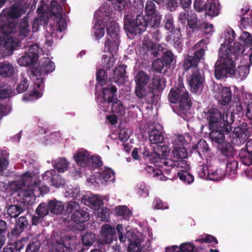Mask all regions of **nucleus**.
Wrapping results in <instances>:
<instances>
[{
  "label": "nucleus",
  "mask_w": 252,
  "mask_h": 252,
  "mask_svg": "<svg viewBox=\"0 0 252 252\" xmlns=\"http://www.w3.org/2000/svg\"><path fill=\"white\" fill-rule=\"evenodd\" d=\"M73 158L78 166L90 170L102 164L99 157L91 156L89 151L84 149L78 150L74 154Z\"/></svg>",
  "instance_id": "9b49d317"
},
{
  "label": "nucleus",
  "mask_w": 252,
  "mask_h": 252,
  "mask_svg": "<svg viewBox=\"0 0 252 252\" xmlns=\"http://www.w3.org/2000/svg\"><path fill=\"white\" fill-rule=\"evenodd\" d=\"M125 73L126 66L124 65H119L113 72L114 81L118 85L123 84L126 79Z\"/></svg>",
  "instance_id": "c9c22d12"
},
{
  "label": "nucleus",
  "mask_w": 252,
  "mask_h": 252,
  "mask_svg": "<svg viewBox=\"0 0 252 252\" xmlns=\"http://www.w3.org/2000/svg\"><path fill=\"white\" fill-rule=\"evenodd\" d=\"M143 45L144 48H146L148 50H151L152 51L154 55L158 54V51L159 50V45L154 43L148 38L145 37L143 41Z\"/></svg>",
  "instance_id": "052dcab7"
},
{
  "label": "nucleus",
  "mask_w": 252,
  "mask_h": 252,
  "mask_svg": "<svg viewBox=\"0 0 252 252\" xmlns=\"http://www.w3.org/2000/svg\"><path fill=\"white\" fill-rule=\"evenodd\" d=\"M192 140L191 136L188 133L175 135L172 138V154L174 158H167L170 154V149L167 146L157 145V150L150 155L147 151L143 152L145 157H150L153 162L157 166L163 167L165 170L173 168H181L186 169L189 168L187 161L184 160L188 157V152L185 145Z\"/></svg>",
  "instance_id": "f257e3e1"
},
{
  "label": "nucleus",
  "mask_w": 252,
  "mask_h": 252,
  "mask_svg": "<svg viewBox=\"0 0 252 252\" xmlns=\"http://www.w3.org/2000/svg\"><path fill=\"white\" fill-rule=\"evenodd\" d=\"M85 200L86 205L95 210L99 208L103 204V197L97 194L86 196Z\"/></svg>",
  "instance_id": "7c9ffc66"
},
{
  "label": "nucleus",
  "mask_w": 252,
  "mask_h": 252,
  "mask_svg": "<svg viewBox=\"0 0 252 252\" xmlns=\"http://www.w3.org/2000/svg\"><path fill=\"white\" fill-rule=\"evenodd\" d=\"M218 149L221 154L226 157H231L234 154V148L230 144L223 142L218 145Z\"/></svg>",
  "instance_id": "49530a36"
},
{
  "label": "nucleus",
  "mask_w": 252,
  "mask_h": 252,
  "mask_svg": "<svg viewBox=\"0 0 252 252\" xmlns=\"http://www.w3.org/2000/svg\"><path fill=\"white\" fill-rule=\"evenodd\" d=\"M146 171L153 177L156 178L157 180L160 181H166L167 178L165 177L162 171L158 168H155L151 166H147L145 168Z\"/></svg>",
  "instance_id": "6e6d98bb"
},
{
  "label": "nucleus",
  "mask_w": 252,
  "mask_h": 252,
  "mask_svg": "<svg viewBox=\"0 0 252 252\" xmlns=\"http://www.w3.org/2000/svg\"><path fill=\"white\" fill-rule=\"evenodd\" d=\"M220 10V3L217 0H207L205 11L207 14L212 17L218 16Z\"/></svg>",
  "instance_id": "2f4dec72"
},
{
  "label": "nucleus",
  "mask_w": 252,
  "mask_h": 252,
  "mask_svg": "<svg viewBox=\"0 0 252 252\" xmlns=\"http://www.w3.org/2000/svg\"><path fill=\"white\" fill-rule=\"evenodd\" d=\"M224 43L221 44L220 48L219 51V58H221V52H223V54L226 58H228L231 56H233L232 55L233 53L232 48L233 46H231V44L234 40L236 37V34L234 31L231 28H227L225 30L224 34Z\"/></svg>",
  "instance_id": "dca6fc26"
},
{
  "label": "nucleus",
  "mask_w": 252,
  "mask_h": 252,
  "mask_svg": "<svg viewBox=\"0 0 252 252\" xmlns=\"http://www.w3.org/2000/svg\"><path fill=\"white\" fill-rule=\"evenodd\" d=\"M136 85L147 86L149 81V75L143 71H139L135 76Z\"/></svg>",
  "instance_id": "4d7b16f0"
},
{
  "label": "nucleus",
  "mask_w": 252,
  "mask_h": 252,
  "mask_svg": "<svg viewBox=\"0 0 252 252\" xmlns=\"http://www.w3.org/2000/svg\"><path fill=\"white\" fill-rule=\"evenodd\" d=\"M239 40L240 42H235L233 45L232 48L233 53L232 55L234 57L241 56L248 48L251 46L252 43V36L247 32H243L240 34Z\"/></svg>",
  "instance_id": "2eb2a0df"
},
{
  "label": "nucleus",
  "mask_w": 252,
  "mask_h": 252,
  "mask_svg": "<svg viewBox=\"0 0 252 252\" xmlns=\"http://www.w3.org/2000/svg\"><path fill=\"white\" fill-rule=\"evenodd\" d=\"M134 190L140 197L146 198L149 196V187L143 182L137 183L134 187Z\"/></svg>",
  "instance_id": "8fccbe9b"
},
{
  "label": "nucleus",
  "mask_w": 252,
  "mask_h": 252,
  "mask_svg": "<svg viewBox=\"0 0 252 252\" xmlns=\"http://www.w3.org/2000/svg\"><path fill=\"white\" fill-rule=\"evenodd\" d=\"M147 18V19H146L141 15H138L134 19L129 15L125 16L124 29L129 38H132L133 34H140L145 31L147 27H159L161 19V15L159 13H156Z\"/></svg>",
  "instance_id": "39448f33"
},
{
  "label": "nucleus",
  "mask_w": 252,
  "mask_h": 252,
  "mask_svg": "<svg viewBox=\"0 0 252 252\" xmlns=\"http://www.w3.org/2000/svg\"><path fill=\"white\" fill-rule=\"evenodd\" d=\"M113 11L107 4H103L94 13V17L97 21L105 22L111 19Z\"/></svg>",
  "instance_id": "5701e85b"
},
{
  "label": "nucleus",
  "mask_w": 252,
  "mask_h": 252,
  "mask_svg": "<svg viewBox=\"0 0 252 252\" xmlns=\"http://www.w3.org/2000/svg\"><path fill=\"white\" fill-rule=\"evenodd\" d=\"M238 166V162L236 160L228 162L226 166L225 175L228 176L230 178L235 177L237 173Z\"/></svg>",
  "instance_id": "603ef678"
},
{
  "label": "nucleus",
  "mask_w": 252,
  "mask_h": 252,
  "mask_svg": "<svg viewBox=\"0 0 252 252\" xmlns=\"http://www.w3.org/2000/svg\"><path fill=\"white\" fill-rule=\"evenodd\" d=\"M98 174L101 185H109L115 181V173L110 168L105 167L101 169Z\"/></svg>",
  "instance_id": "bb28decb"
},
{
  "label": "nucleus",
  "mask_w": 252,
  "mask_h": 252,
  "mask_svg": "<svg viewBox=\"0 0 252 252\" xmlns=\"http://www.w3.org/2000/svg\"><path fill=\"white\" fill-rule=\"evenodd\" d=\"M192 74L188 77L187 80L190 90L194 93H199L203 89L204 77L197 68H191Z\"/></svg>",
  "instance_id": "a211bd4d"
},
{
  "label": "nucleus",
  "mask_w": 252,
  "mask_h": 252,
  "mask_svg": "<svg viewBox=\"0 0 252 252\" xmlns=\"http://www.w3.org/2000/svg\"><path fill=\"white\" fill-rule=\"evenodd\" d=\"M206 117L209 129L223 126L224 130H231V124L234 122V115L232 113L226 112L222 115L221 113L217 109L212 108L207 112Z\"/></svg>",
  "instance_id": "0eeeda50"
},
{
  "label": "nucleus",
  "mask_w": 252,
  "mask_h": 252,
  "mask_svg": "<svg viewBox=\"0 0 252 252\" xmlns=\"http://www.w3.org/2000/svg\"><path fill=\"white\" fill-rule=\"evenodd\" d=\"M12 95H14V92L9 85L0 84V99L8 98Z\"/></svg>",
  "instance_id": "0e129e2a"
},
{
  "label": "nucleus",
  "mask_w": 252,
  "mask_h": 252,
  "mask_svg": "<svg viewBox=\"0 0 252 252\" xmlns=\"http://www.w3.org/2000/svg\"><path fill=\"white\" fill-rule=\"evenodd\" d=\"M146 87V86L136 85L135 93L139 98L144 99L147 103H151L154 97V93L152 90L147 91Z\"/></svg>",
  "instance_id": "c85d7f7f"
},
{
  "label": "nucleus",
  "mask_w": 252,
  "mask_h": 252,
  "mask_svg": "<svg viewBox=\"0 0 252 252\" xmlns=\"http://www.w3.org/2000/svg\"><path fill=\"white\" fill-rule=\"evenodd\" d=\"M204 55V50L202 49L195 52L194 56H188L185 60L184 67L186 70L191 68H197L199 62L203 58Z\"/></svg>",
  "instance_id": "393cba45"
},
{
  "label": "nucleus",
  "mask_w": 252,
  "mask_h": 252,
  "mask_svg": "<svg viewBox=\"0 0 252 252\" xmlns=\"http://www.w3.org/2000/svg\"><path fill=\"white\" fill-rule=\"evenodd\" d=\"M42 178L44 181L56 187L59 188L65 184L64 180L59 175L56 174L54 169L46 171L43 175Z\"/></svg>",
  "instance_id": "6ab92c4d"
},
{
  "label": "nucleus",
  "mask_w": 252,
  "mask_h": 252,
  "mask_svg": "<svg viewBox=\"0 0 252 252\" xmlns=\"http://www.w3.org/2000/svg\"><path fill=\"white\" fill-rule=\"evenodd\" d=\"M71 220L76 223H83L89 220V215L83 210L75 211L71 215Z\"/></svg>",
  "instance_id": "de8ad7c7"
},
{
  "label": "nucleus",
  "mask_w": 252,
  "mask_h": 252,
  "mask_svg": "<svg viewBox=\"0 0 252 252\" xmlns=\"http://www.w3.org/2000/svg\"><path fill=\"white\" fill-rule=\"evenodd\" d=\"M108 109V112L122 116L125 114L126 107L120 100L117 98L116 100L109 103Z\"/></svg>",
  "instance_id": "72a5a7b5"
},
{
  "label": "nucleus",
  "mask_w": 252,
  "mask_h": 252,
  "mask_svg": "<svg viewBox=\"0 0 252 252\" xmlns=\"http://www.w3.org/2000/svg\"><path fill=\"white\" fill-rule=\"evenodd\" d=\"M239 157L244 164L250 166L252 163V139L247 142L246 148L241 150Z\"/></svg>",
  "instance_id": "a878e982"
},
{
  "label": "nucleus",
  "mask_w": 252,
  "mask_h": 252,
  "mask_svg": "<svg viewBox=\"0 0 252 252\" xmlns=\"http://www.w3.org/2000/svg\"><path fill=\"white\" fill-rule=\"evenodd\" d=\"M41 50L37 44L30 45L26 49L25 55L19 57L17 60L20 66H26L33 63L38 57Z\"/></svg>",
  "instance_id": "4468645a"
},
{
  "label": "nucleus",
  "mask_w": 252,
  "mask_h": 252,
  "mask_svg": "<svg viewBox=\"0 0 252 252\" xmlns=\"http://www.w3.org/2000/svg\"><path fill=\"white\" fill-rule=\"evenodd\" d=\"M120 43V36H117V34L112 36H106L104 43V49L113 54L118 50Z\"/></svg>",
  "instance_id": "c756f323"
},
{
  "label": "nucleus",
  "mask_w": 252,
  "mask_h": 252,
  "mask_svg": "<svg viewBox=\"0 0 252 252\" xmlns=\"http://www.w3.org/2000/svg\"><path fill=\"white\" fill-rule=\"evenodd\" d=\"M221 58L216 62L215 69V75L217 79H221L229 74L240 80L245 79L249 73L250 65L247 63H241L237 68L235 70V62L234 59L238 57L231 56L226 58L223 52L220 53Z\"/></svg>",
  "instance_id": "7ed1b4c3"
},
{
  "label": "nucleus",
  "mask_w": 252,
  "mask_h": 252,
  "mask_svg": "<svg viewBox=\"0 0 252 252\" xmlns=\"http://www.w3.org/2000/svg\"><path fill=\"white\" fill-rule=\"evenodd\" d=\"M102 93L99 92V89L96 88V100L98 107L103 111H109L108 106L110 103L116 100L117 89L112 85L110 81L99 87Z\"/></svg>",
  "instance_id": "9d476101"
},
{
  "label": "nucleus",
  "mask_w": 252,
  "mask_h": 252,
  "mask_svg": "<svg viewBox=\"0 0 252 252\" xmlns=\"http://www.w3.org/2000/svg\"><path fill=\"white\" fill-rule=\"evenodd\" d=\"M96 79L97 83L96 85V88L97 89H99V87L102 85H104L109 80H107L106 75V72L104 69H99L96 73Z\"/></svg>",
  "instance_id": "69168bd1"
},
{
  "label": "nucleus",
  "mask_w": 252,
  "mask_h": 252,
  "mask_svg": "<svg viewBox=\"0 0 252 252\" xmlns=\"http://www.w3.org/2000/svg\"><path fill=\"white\" fill-rule=\"evenodd\" d=\"M29 6V3L26 2L22 5L12 7L8 11L9 16L12 18L7 23L3 25L0 30L3 33L0 37V51L3 52L4 56L11 54L14 49L18 45L19 39L15 37V35L23 39L31 32L27 17L21 20L17 30L15 20L25 13Z\"/></svg>",
  "instance_id": "f03ea898"
},
{
  "label": "nucleus",
  "mask_w": 252,
  "mask_h": 252,
  "mask_svg": "<svg viewBox=\"0 0 252 252\" xmlns=\"http://www.w3.org/2000/svg\"><path fill=\"white\" fill-rule=\"evenodd\" d=\"M129 226L125 227L122 224H118L116 226V230L118 233L119 240L121 242H125L126 239H128V236H130V233H135L130 230Z\"/></svg>",
  "instance_id": "a19ab883"
},
{
  "label": "nucleus",
  "mask_w": 252,
  "mask_h": 252,
  "mask_svg": "<svg viewBox=\"0 0 252 252\" xmlns=\"http://www.w3.org/2000/svg\"><path fill=\"white\" fill-rule=\"evenodd\" d=\"M208 180L213 181H220L222 180L225 176L224 170L220 168H217L213 165V160H212L210 164V169L208 170Z\"/></svg>",
  "instance_id": "f704fd0d"
},
{
  "label": "nucleus",
  "mask_w": 252,
  "mask_h": 252,
  "mask_svg": "<svg viewBox=\"0 0 252 252\" xmlns=\"http://www.w3.org/2000/svg\"><path fill=\"white\" fill-rule=\"evenodd\" d=\"M22 80L20 84L17 86L16 90L17 92L21 93L26 91L29 87V83L28 82V78L31 77L28 72L22 73ZM31 78V77H30Z\"/></svg>",
  "instance_id": "13d9d810"
},
{
  "label": "nucleus",
  "mask_w": 252,
  "mask_h": 252,
  "mask_svg": "<svg viewBox=\"0 0 252 252\" xmlns=\"http://www.w3.org/2000/svg\"><path fill=\"white\" fill-rule=\"evenodd\" d=\"M115 213L119 217L125 220H129L132 217L131 211L126 206H118L115 208Z\"/></svg>",
  "instance_id": "37998d69"
},
{
  "label": "nucleus",
  "mask_w": 252,
  "mask_h": 252,
  "mask_svg": "<svg viewBox=\"0 0 252 252\" xmlns=\"http://www.w3.org/2000/svg\"><path fill=\"white\" fill-rule=\"evenodd\" d=\"M23 211V208L17 205H11L7 208V214L11 218H17Z\"/></svg>",
  "instance_id": "bf43d9fd"
},
{
  "label": "nucleus",
  "mask_w": 252,
  "mask_h": 252,
  "mask_svg": "<svg viewBox=\"0 0 252 252\" xmlns=\"http://www.w3.org/2000/svg\"><path fill=\"white\" fill-rule=\"evenodd\" d=\"M28 224L27 219L25 217H20L16 222V226L12 233L14 236L19 235L26 228Z\"/></svg>",
  "instance_id": "a18cd8bd"
},
{
  "label": "nucleus",
  "mask_w": 252,
  "mask_h": 252,
  "mask_svg": "<svg viewBox=\"0 0 252 252\" xmlns=\"http://www.w3.org/2000/svg\"><path fill=\"white\" fill-rule=\"evenodd\" d=\"M195 242L210 243L212 245H216L218 244V241L216 238L212 235L209 234H205L200 236L199 238H197L195 240Z\"/></svg>",
  "instance_id": "774afa93"
},
{
  "label": "nucleus",
  "mask_w": 252,
  "mask_h": 252,
  "mask_svg": "<svg viewBox=\"0 0 252 252\" xmlns=\"http://www.w3.org/2000/svg\"><path fill=\"white\" fill-rule=\"evenodd\" d=\"M105 23L107 28L106 36H112L113 35H115V34H117V36H119V27L113 19L108 21H106Z\"/></svg>",
  "instance_id": "79ce46f5"
},
{
  "label": "nucleus",
  "mask_w": 252,
  "mask_h": 252,
  "mask_svg": "<svg viewBox=\"0 0 252 252\" xmlns=\"http://www.w3.org/2000/svg\"><path fill=\"white\" fill-rule=\"evenodd\" d=\"M197 153L200 156L207 157L209 154V147L205 140H200L197 144Z\"/></svg>",
  "instance_id": "680f3d73"
},
{
  "label": "nucleus",
  "mask_w": 252,
  "mask_h": 252,
  "mask_svg": "<svg viewBox=\"0 0 252 252\" xmlns=\"http://www.w3.org/2000/svg\"><path fill=\"white\" fill-rule=\"evenodd\" d=\"M51 163L56 170L62 173L67 171L70 165V163L64 158H59L52 160Z\"/></svg>",
  "instance_id": "4c0bfd02"
},
{
  "label": "nucleus",
  "mask_w": 252,
  "mask_h": 252,
  "mask_svg": "<svg viewBox=\"0 0 252 252\" xmlns=\"http://www.w3.org/2000/svg\"><path fill=\"white\" fill-rule=\"evenodd\" d=\"M250 133V128L247 124L243 123L239 126L235 127L230 134L231 142L233 144L239 145L244 143Z\"/></svg>",
  "instance_id": "f3484780"
},
{
  "label": "nucleus",
  "mask_w": 252,
  "mask_h": 252,
  "mask_svg": "<svg viewBox=\"0 0 252 252\" xmlns=\"http://www.w3.org/2000/svg\"><path fill=\"white\" fill-rule=\"evenodd\" d=\"M115 235L114 227L108 224L102 225L100 231L99 241L102 244H111Z\"/></svg>",
  "instance_id": "aec40b11"
},
{
  "label": "nucleus",
  "mask_w": 252,
  "mask_h": 252,
  "mask_svg": "<svg viewBox=\"0 0 252 252\" xmlns=\"http://www.w3.org/2000/svg\"><path fill=\"white\" fill-rule=\"evenodd\" d=\"M15 73V68L11 63L7 62L0 63V76L3 77H10Z\"/></svg>",
  "instance_id": "e433bc0d"
},
{
  "label": "nucleus",
  "mask_w": 252,
  "mask_h": 252,
  "mask_svg": "<svg viewBox=\"0 0 252 252\" xmlns=\"http://www.w3.org/2000/svg\"><path fill=\"white\" fill-rule=\"evenodd\" d=\"M52 249L56 252H75L80 246L79 240L75 237L64 235L54 232L51 236Z\"/></svg>",
  "instance_id": "6e6552de"
},
{
  "label": "nucleus",
  "mask_w": 252,
  "mask_h": 252,
  "mask_svg": "<svg viewBox=\"0 0 252 252\" xmlns=\"http://www.w3.org/2000/svg\"><path fill=\"white\" fill-rule=\"evenodd\" d=\"M48 208L51 213L55 214H60L63 211L64 206L63 203L56 200L50 201L48 204Z\"/></svg>",
  "instance_id": "c03bdc74"
},
{
  "label": "nucleus",
  "mask_w": 252,
  "mask_h": 252,
  "mask_svg": "<svg viewBox=\"0 0 252 252\" xmlns=\"http://www.w3.org/2000/svg\"><path fill=\"white\" fill-rule=\"evenodd\" d=\"M113 11L107 4H103L94 13V17L97 21L105 22L111 19Z\"/></svg>",
  "instance_id": "4be33fe9"
},
{
  "label": "nucleus",
  "mask_w": 252,
  "mask_h": 252,
  "mask_svg": "<svg viewBox=\"0 0 252 252\" xmlns=\"http://www.w3.org/2000/svg\"><path fill=\"white\" fill-rule=\"evenodd\" d=\"M179 21L183 25H187L193 31L202 29L203 23L198 20L196 14L192 11H184L179 13Z\"/></svg>",
  "instance_id": "ddd939ff"
},
{
  "label": "nucleus",
  "mask_w": 252,
  "mask_h": 252,
  "mask_svg": "<svg viewBox=\"0 0 252 252\" xmlns=\"http://www.w3.org/2000/svg\"><path fill=\"white\" fill-rule=\"evenodd\" d=\"M220 98L219 102L223 105L229 103L231 99V91L229 87H223L220 91Z\"/></svg>",
  "instance_id": "864d4df0"
},
{
  "label": "nucleus",
  "mask_w": 252,
  "mask_h": 252,
  "mask_svg": "<svg viewBox=\"0 0 252 252\" xmlns=\"http://www.w3.org/2000/svg\"><path fill=\"white\" fill-rule=\"evenodd\" d=\"M37 11L38 13H44L49 12L50 15H53L56 18V26L53 27L52 25L46 27L47 34H45V44L48 46H51L53 43L52 36L55 31L62 32L65 30L67 25L65 18L62 14V9L60 5L56 1H51L50 7H49L45 4H41L37 8Z\"/></svg>",
  "instance_id": "423d86ee"
},
{
  "label": "nucleus",
  "mask_w": 252,
  "mask_h": 252,
  "mask_svg": "<svg viewBox=\"0 0 252 252\" xmlns=\"http://www.w3.org/2000/svg\"><path fill=\"white\" fill-rule=\"evenodd\" d=\"M165 85V79L163 76L155 75L153 79L151 87L152 90L159 91L164 89Z\"/></svg>",
  "instance_id": "3c124183"
},
{
  "label": "nucleus",
  "mask_w": 252,
  "mask_h": 252,
  "mask_svg": "<svg viewBox=\"0 0 252 252\" xmlns=\"http://www.w3.org/2000/svg\"><path fill=\"white\" fill-rule=\"evenodd\" d=\"M9 189L13 192H18V195L22 199V202L25 204H32L35 200V195L33 193V189L28 187L23 186L20 180L12 182L9 185Z\"/></svg>",
  "instance_id": "f8f14e48"
},
{
  "label": "nucleus",
  "mask_w": 252,
  "mask_h": 252,
  "mask_svg": "<svg viewBox=\"0 0 252 252\" xmlns=\"http://www.w3.org/2000/svg\"><path fill=\"white\" fill-rule=\"evenodd\" d=\"M105 25L103 22L96 21L91 32L92 35L96 40L100 39L105 34Z\"/></svg>",
  "instance_id": "58836bf2"
},
{
  "label": "nucleus",
  "mask_w": 252,
  "mask_h": 252,
  "mask_svg": "<svg viewBox=\"0 0 252 252\" xmlns=\"http://www.w3.org/2000/svg\"><path fill=\"white\" fill-rule=\"evenodd\" d=\"M55 69L54 63L50 61L49 58L42 59L40 62L39 68H33L32 69L31 79L33 81V86L30 88V97L27 98L24 97L25 100L36 99L43 95L44 89L43 76L49 73L53 72Z\"/></svg>",
  "instance_id": "20e7f679"
},
{
  "label": "nucleus",
  "mask_w": 252,
  "mask_h": 252,
  "mask_svg": "<svg viewBox=\"0 0 252 252\" xmlns=\"http://www.w3.org/2000/svg\"><path fill=\"white\" fill-rule=\"evenodd\" d=\"M189 167L186 169L180 170L178 172V176L180 180L187 184H190L194 181L193 176L188 171Z\"/></svg>",
  "instance_id": "5fc2aeb1"
},
{
  "label": "nucleus",
  "mask_w": 252,
  "mask_h": 252,
  "mask_svg": "<svg viewBox=\"0 0 252 252\" xmlns=\"http://www.w3.org/2000/svg\"><path fill=\"white\" fill-rule=\"evenodd\" d=\"M20 180L23 186L28 187V190H29L30 189H32L33 192L35 189L37 188V186L39 185V181L35 174L30 171H27L22 175Z\"/></svg>",
  "instance_id": "b1692460"
},
{
  "label": "nucleus",
  "mask_w": 252,
  "mask_h": 252,
  "mask_svg": "<svg viewBox=\"0 0 252 252\" xmlns=\"http://www.w3.org/2000/svg\"><path fill=\"white\" fill-rule=\"evenodd\" d=\"M95 235L91 232H87L82 235V241L83 244L86 246H91L94 242Z\"/></svg>",
  "instance_id": "338daca9"
},
{
  "label": "nucleus",
  "mask_w": 252,
  "mask_h": 252,
  "mask_svg": "<svg viewBox=\"0 0 252 252\" xmlns=\"http://www.w3.org/2000/svg\"><path fill=\"white\" fill-rule=\"evenodd\" d=\"M170 102L177 103L178 105V115L186 114L191 107V101L189 94L184 85L181 84L179 87L172 89L168 94Z\"/></svg>",
  "instance_id": "1a4fd4ad"
},
{
  "label": "nucleus",
  "mask_w": 252,
  "mask_h": 252,
  "mask_svg": "<svg viewBox=\"0 0 252 252\" xmlns=\"http://www.w3.org/2000/svg\"><path fill=\"white\" fill-rule=\"evenodd\" d=\"M141 234L140 233H130V236H128L129 244L127 248L128 252H141L144 250L141 243L142 241Z\"/></svg>",
  "instance_id": "412c9836"
},
{
  "label": "nucleus",
  "mask_w": 252,
  "mask_h": 252,
  "mask_svg": "<svg viewBox=\"0 0 252 252\" xmlns=\"http://www.w3.org/2000/svg\"><path fill=\"white\" fill-rule=\"evenodd\" d=\"M211 130L209 137L212 142L218 144V145L224 142V134L222 131L229 132L223 130V126L219 127L218 128H214L210 129Z\"/></svg>",
  "instance_id": "473e14b6"
},
{
  "label": "nucleus",
  "mask_w": 252,
  "mask_h": 252,
  "mask_svg": "<svg viewBox=\"0 0 252 252\" xmlns=\"http://www.w3.org/2000/svg\"><path fill=\"white\" fill-rule=\"evenodd\" d=\"M241 22L242 25L244 28L248 26L252 27V11L245 9H242L241 10Z\"/></svg>",
  "instance_id": "ea45409f"
},
{
  "label": "nucleus",
  "mask_w": 252,
  "mask_h": 252,
  "mask_svg": "<svg viewBox=\"0 0 252 252\" xmlns=\"http://www.w3.org/2000/svg\"><path fill=\"white\" fill-rule=\"evenodd\" d=\"M162 126L160 124L156 125L149 132V139L153 144L161 143L164 140Z\"/></svg>",
  "instance_id": "cd10ccee"
},
{
  "label": "nucleus",
  "mask_w": 252,
  "mask_h": 252,
  "mask_svg": "<svg viewBox=\"0 0 252 252\" xmlns=\"http://www.w3.org/2000/svg\"><path fill=\"white\" fill-rule=\"evenodd\" d=\"M116 60L113 54L107 56L105 54L102 56V63L104 68L107 69H110L114 64Z\"/></svg>",
  "instance_id": "e2e57ef3"
},
{
  "label": "nucleus",
  "mask_w": 252,
  "mask_h": 252,
  "mask_svg": "<svg viewBox=\"0 0 252 252\" xmlns=\"http://www.w3.org/2000/svg\"><path fill=\"white\" fill-rule=\"evenodd\" d=\"M212 160V158L210 159V158H206V164L200 165L198 168L197 172L199 176L201 178L208 179V170L210 169V164H211Z\"/></svg>",
  "instance_id": "09e8293b"
}]
</instances>
